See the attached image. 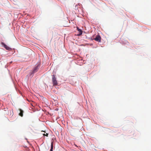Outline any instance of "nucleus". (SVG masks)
I'll return each mask as SVG.
<instances>
[{"instance_id":"7","label":"nucleus","mask_w":151,"mask_h":151,"mask_svg":"<svg viewBox=\"0 0 151 151\" xmlns=\"http://www.w3.org/2000/svg\"><path fill=\"white\" fill-rule=\"evenodd\" d=\"M53 142H52L51 143V149L50 150V151H52V150H53Z\"/></svg>"},{"instance_id":"4","label":"nucleus","mask_w":151,"mask_h":151,"mask_svg":"<svg viewBox=\"0 0 151 151\" xmlns=\"http://www.w3.org/2000/svg\"><path fill=\"white\" fill-rule=\"evenodd\" d=\"M39 68V65H37V66H36L35 67L34 69L33 70V73H34L36 72H37L38 70V69Z\"/></svg>"},{"instance_id":"9","label":"nucleus","mask_w":151,"mask_h":151,"mask_svg":"<svg viewBox=\"0 0 151 151\" xmlns=\"http://www.w3.org/2000/svg\"><path fill=\"white\" fill-rule=\"evenodd\" d=\"M42 132H45L43 131H42Z\"/></svg>"},{"instance_id":"5","label":"nucleus","mask_w":151,"mask_h":151,"mask_svg":"<svg viewBox=\"0 0 151 151\" xmlns=\"http://www.w3.org/2000/svg\"><path fill=\"white\" fill-rule=\"evenodd\" d=\"M77 29L78 30L79 33V34H78V36L81 35L82 33V31L81 29H79L78 27H77Z\"/></svg>"},{"instance_id":"6","label":"nucleus","mask_w":151,"mask_h":151,"mask_svg":"<svg viewBox=\"0 0 151 151\" xmlns=\"http://www.w3.org/2000/svg\"><path fill=\"white\" fill-rule=\"evenodd\" d=\"M19 111L20 112L19 114V115L22 117L23 116V111L20 109H19Z\"/></svg>"},{"instance_id":"2","label":"nucleus","mask_w":151,"mask_h":151,"mask_svg":"<svg viewBox=\"0 0 151 151\" xmlns=\"http://www.w3.org/2000/svg\"><path fill=\"white\" fill-rule=\"evenodd\" d=\"M94 39L96 41L100 42H101V37L100 35H98Z\"/></svg>"},{"instance_id":"3","label":"nucleus","mask_w":151,"mask_h":151,"mask_svg":"<svg viewBox=\"0 0 151 151\" xmlns=\"http://www.w3.org/2000/svg\"><path fill=\"white\" fill-rule=\"evenodd\" d=\"M1 45H3L4 47L7 50H10L11 49V48L8 46H7V45H5L4 43L3 42H1Z\"/></svg>"},{"instance_id":"8","label":"nucleus","mask_w":151,"mask_h":151,"mask_svg":"<svg viewBox=\"0 0 151 151\" xmlns=\"http://www.w3.org/2000/svg\"><path fill=\"white\" fill-rule=\"evenodd\" d=\"M43 135L44 136H46L47 137H48V133H46V134H45V133L44 134H43Z\"/></svg>"},{"instance_id":"1","label":"nucleus","mask_w":151,"mask_h":151,"mask_svg":"<svg viewBox=\"0 0 151 151\" xmlns=\"http://www.w3.org/2000/svg\"><path fill=\"white\" fill-rule=\"evenodd\" d=\"M52 81L54 86H56L58 85L55 76L54 75H52Z\"/></svg>"}]
</instances>
